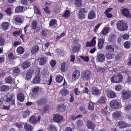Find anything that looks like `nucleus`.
Masks as SVG:
<instances>
[{
	"label": "nucleus",
	"mask_w": 131,
	"mask_h": 131,
	"mask_svg": "<svg viewBox=\"0 0 131 131\" xmlns=\"http://www.w3.org/2000/svg\"><path fill=\"white\" fill-rule=\"evenodd\" d=\"M116 24L117 29L120 31H125L128 27L127 24L124 23L122 20L118 21Z\"/></svg>",
	"instance_id": "nucleus-1"
},
{
	"label": "nucleus",
	"mask_w": 131,
	"mask_h": 131,
	"mask_svg": "<svg viewBox=\"0 0 131 131\" xmlns=\"http://www.w3.org/2000/svg\"><path fill=\"white\" fill-rule=\"evenodd\" d=\"M122 76L120 74H116L111 78V81L113 83H119L122 81Z\"/></svg>",
	"instance_id": "nucleus-2"
},
{
	"label": "nucleus",
	"mask_w": 131,
	"mask_h": 131,
	"mask_svg": "<svg viewBox=\"0 0 131 131\" xmlns=\"http://www.w3.org/2000/svg\"><path fill=\"white\" fill-rule=\"evenodd\" d=\"M91 75V72L89 71H83L82 74V77L83 80L88 81L90 79Z\"/></svg>",
	"instance_id": "nucleus-3"
},
{
	"label": "nucleus",
	"mask_w": 131,
	"mask_h": 131,
	"mask_svg": "<svg viewBox=\"0 0 131 131\" xmlns=\"http://www.w3.org/2000/svg\"><path fill=\"white\" fill-rule=\"evenodd\" d=\"M13 94L10 93H7L6 95L5 96L4 100L6 102H11V104L12 105H14V100H11V99L12 98Z\"/></svg>",
	"instance_id": "nucleus-4"
},
{
	"label": "nucleus",
	"mask_w": 131,
	"mask_h": 131,
	"mask_svg": "<svg viewBox=\"0 0 131 131\" xmlns=\"http://www.w3.org/2000/svg\"><path fill=\"white\" fill-rule=\"evenodd\" d=\"M131 96V92L130 91H124L122 92V98L124 100L129 99Z\"/></svg>",
	"instance_id": "nucleus-5"
},
{
	"label": "nucleus",
	"mask_w": 131,
	"mask_h": 131,
	"mask_svg": "<svg viewBox=\"0 0 131 131\" xmlns=\"http://www.w3.org/2000/svg\"><path fill=\"white\" fill-rule=\"evenodd\" d=\"M110 105L112 108L117 109L119 107V104L117 101L114 100L111 102Z\"/></svg>",
	"instance_id": "nucleus-6"
},
{
	"label": "nucleus",
	"mask_w": 131,
	"mask_h": 131,
	"mask_svg": "<svg viewBox=\"0 0 131 131\" xmlns=\"http://www.w3.org/2000/svg\"><path fill=\"white\" fill-rule=\"evenodd\" d=\"M80 73L78 70H76L73 72L72 76V79L73 81L77 80L80 77Z\"/></svg>",
	"instance_id": "nucleus-7"
},
{
	"label": "nucleus",
	"mask_w": 131,
	"mask_h": 131,
	"mask_svg": "<svg viewBox=\"0 0 131 131\" xmlns=\"http://www.w3.org/2000/svg\"><path fill=\"white\" fill-rule=\"evenodd\" d=\"M87 11L85 10V9L82 8L79 10V17L80 19H84V14L86 13Z\"/></svg>",
	"instance_id": "nucleus-8"
},
{
	"label": "nucleus",
	"mask_w": 131,
	"mask_h": 131,
	"mask_svg": "<svg viewBox=\"0 0 131 131\" xmlns=\"http://www.w3.org/2000/svg\"><path fill=\"white\" fill-rule=\"evenodd\" d=\"M54 120L56 122L60 123L61 122L63 119V117L62 116L59 114L55 115L53 117Z\"/></svg>",
	"instance_id": "nucleus-9"
},
{
	"label": "nucleus",
	"mask_w": 131,
	"mask_h": 131,
	"mask_svg": "<svg viewBox=\"0 0 131 131\" xmlns=\"http://www.w3.org/2000/svg\"><path fill=\"white\" fill-rule=\"evenodd\" d=\"M91 91L92 94L95 95H99L101 92L100 89H99L95 87L91 89Z\"/></svg>",
	"instance_id": "nucleus-10"
},
{
	"label": "nucleus",
	"mask_w": 131,
	"mask_h": 131,
	"mask_svg": "<svg viewBox=\"0 0 131 131\" xmlns=\"http://www.w3.org/2000/svg\"><path fill=\"white\" fill-rule=\"evenodd\" d=\"M121 13L125 16L130 17L131 15L129 14L128 10L126 8H124L121 9Z\"/></svg>",
	"instance_id": "nucleus-11"
},
{
	"label": "nucleus",
	"mask_w": 131,
	"mask_h": 131,
	"mask_svg": "<svg viewBox=\"0 0 131 131\" xmlns=\"http://www.w3.org/2000/svg\"><path fill=\"white\" fill-rule=\"evenodd\" d=\"M106 94L107 97L109 98H114L116 96V94L111 90L107 91Z\"/></svg>",
	"instance_id": "nucleus-12"
},
{
	"label": "nucleus",
	"mask_w": 131,
	"mask_h": 131,
	"mask_svg": "<svg viewBox=\"0 0 131 131\" xmlns=\"http://www.w3.org/2000/svg\"><path fill=\"white\" fill-rule=\"evenodd\" d=\"M66 107L62 104L58 105L57 106V110L59 112H62L65 111Z\"/></svg>",
	"instance_id": "nucleus-13"
},
{
	"label": "nucleus",
	"mask_w": 131,
	"mask_h": 131,
	"mask_svg": "<svg viewBox=\"0 0 131 131\" xmlns=\"http://www.w3.org/2000/svg\"><path fill=\"white\" fill-rule=\"evenodd\" d=\"M95 39L96 37H95L93 38L90 42L88 41L86 43V47H91L94 46L96 43Z\"/></svg>",
	"instance_id": "nucleus-14"
},
{
	"label": "nucleus",
	"mask_w": 131,
	"mask_h": 131,
	"mask_svg": "<svg viewBox=\"0 0 131 131\" xmlns=\"http://www.w3.org/2000/svg\"><path fill=\"white\" fill-rule=\"evenodd\" d=\"M38 74L36 75L33 80V82L34 84H37L39 83L40 82V77L39 74H40V72L39 71H38Z\"/></svg>",
	"instance_id": "nucleus-15"
},
{
	"label": "nucleus",
	"mask_w": 131,
	"mask_h": 131,
	"mask_svg": "<svg viewBox=\"0 0 131 131\" xmlns=\"http://www.w3.org/2000/svg\"><path fill=\"white\" fill-rule=\"evenodd\" d=\"M97 60L99 62L102 63L105 60V57L104 54H99L97 56Z\"/></svg>",
	"instance_id": "nucleus-16"
},
{
	"label": "nucleus",
	"mask_w": 131,
	"mask_h": 131,
	"mask_svg": "<svg viewBox=\"0 0 131 131\" xmlns=\"http://www.w3.org/2000/svg\"><path fill=\"white\" fill-rule=\"evenodd\" d=\"M117 126L120 128H123L127 126V124L125 122L121 121L118 123Z\"/></svg>",
	"instance_id": "nucleus-17"
},
{
	"label": "nucleus",
	"mask_w": 131,
	"mask_h": 131,
	"mask_svg": "<svg viewBox=\"0 0 131 131\" xmlns=\"http://www.w3.org/2000/svg\"><path fill=\"white\" fill-rule=\"evenodd\" d=\"M112 52H108L105 54L106 59L110 60L112 59L114 56V54L112 53Z\"/></svg>",
	"instance_id": "nucleus-18"
},
{
	"label": "nucleus",
	"mask_w": 131,
	"mask_h": 131,
	"mask_svg": "<svg viewBox=\"0 0 131 131\" xmlns=\"http://www.w3.org/2000/svg\"><path fill=\"white\" fill-rule=\"evenodd\" d=\"M46 58L44 57L40 58L38 59L39 64L41 66L44 65L46 63Z\"/></svg>",
	"instance_id": "nucleus-19"
},
{
	"label": "nucleus",
	"mask_w": 131,
	"mask_h": 131,
	"mask_svg": "<svg viewBox=\"0 0 131 131\" xmlns=\"http://www.w3.org/2000/svg\"><path fill=\"white\" fill-rule=\"evenodd\" d=\"M88 18L89 19H92L95 18V13L93 11H91L88 13Z\"/></svg>",
	"instance_id": "nucleus-20"
},
{
	"label": "nucleus",
	"mask_w": 131,
	"mask_h": 131,
	"mask_svg": "<svg viewBox=\"0 0 131 131\" xmlns=\"http://www.w3.org/2000/svg\"><path fill=\"white\" fill-rule=\"evenodd\" d=\"M46 100L44 98H41L38 100L36 101L37 104L39 105H42L45 103Z\"/></svg>",
	"instance_id": "nucleus-21"
},
{
	"label": "nucleus",
	"mask_w": 131,
	"mask_h": 131,
	"mask_svg": "<svg viewBox=\"0 0 131 131\" xmlns=\"http://www.w3.org/2000/svg\"><path fill=\"white\" fill-rule=\"evenodd\" d=\"M87 127L92 129H94L95 127V125L90 121H88L86 125Z\"/></svg>",
	"instance_id": "nucleus-22"
},
{
	"label": "nucleus",
	"mask_w": 131,
	"mask_h": 131,
	"mask_svg": "<svg viewBox=\"0 0 131 131\" xmlns=\"http://www.w3.org/2000/svg\"><path fill=\"white\" fill-rule=\"evenodd\" d=\"M104 41V39L103 38H101L99 40L98 42V46L100 49L102 48Z\"/></svg>",
	"instance_id": "nucleus-23"
},
{
	"label": "nucleus",
	"mask_w": 131,
	"mask_h": 131,
	"mask_svg": "<svg viewBox=\"0 0 131 131\" xmlns=\"http://www.w3.org/2000/svg\"><path fill=\"white\" fill-rule=\"evenodd\" d=\"M121 113L120 111H116L113 113L112 115L114 118H117L121 116Z\"/></svg>",
	"instance_id": "nucleus-24"
},
{
	"label": "nucleus",
	"mask_w": 131,
	"mask_h": 131,
	"mask_svg": "<svg viewBox=\"0 0 131 131\" xmlns=\"http://www.w3.org/2000/svg\"><path fill=\"white\" fill-rule=\"evenodd\" d=\"M15 21L18 23H21L23 21V19L21 17L19 16H17L14 18Z\"/></svg>",
	"instance_id": "nucleus-25"
},
{
	"label": "nucleus",
	"mask_w": 131,
	"mask_h": 131,
	"mask_svg": "<svg viewBox=\"0 0 131 131\" xmlns=\"http://www.w3.org/2000/svg\"><path fill=\"white\" fill-rule=\"evenodd\" d=\"M108 39L109 42H113L116 40V35L114 34H111L109 36Z\"/></svg>",
	"instance_id": "nucleus-26"
},
{
	"label": "nucleus",
	"mask_w": 131,
	"mask_h": 131,
	"mask_svg": "<svg viewBox=\"0 0 131 131\" xmlns=\"http://www.w3.org/2000/svg\"><path fill=\"white\" fill-rule=\"evenodd\" d=\"M33 72L31 70H29L26 73V79L29 80L31 79Z\"/></svg>",
	"instance_id": "nucleus-27"
},
{
	"label": "nucleus",
	"mask_w": 131,
	"mask_h": 131,
	"mask_svg": "<svg viewBox=\"0 0 131 131\" xmlns=\"http://www.w3.org/2000/svg\"><path fill=\"white\" fill-rule=\"evenodd\" d=\"M30 112L28 110H27L23 113V118H25L29 116L30 114Z\"/></svg>",
	"instance_id": "nucleus-28"
},
{
	"label": "nucleus",
	"mask_w": 131,
	"mask_h": 131,
	"mask_svg": "<svg viewBox=\"0 0 131 131\" xmlns=\"http://www.w3.org/2000/svg\"><path fill=\"white\" fill-rule=\"evenodd\" d=\"M17 99L20 102L23 101L24 99V95L21 93H19L17 95Z\"/></svg>",
	"instance_id": "nucleus-29"
},
{
	"label": "nucleus",
	"mask_w": 131,
	"mask_h": 131,
	"mask_svg": "<svg viewBox=\"0 0 131 131\" xmlns=\"http://www.w3.org/2000/svg\"><path fill=\"white\" fill-rule=\"evenodd\" d=\"M61 95L63 96H66L69 93V91L66 89L63 88L60 91Z\"/></svg>",
	"instance_id": "nucleus-30"
},
{
	"label": "nucleus",
	"mask_w": 131,
	"mask_h": 131,
	"mask_svg": "<svg viewBox=\"0 0 131 131\" xmlns=\"http://www.w3.org/2000/svg\"><path fill=\"white\" fill-rule=\"evenodd\" d=\"M109 30V28L108 27H104L101 33L103 35H106L108 32Z\"/></svg>",
	"instance_id": "nucleus-31"
},
{
	"label": "nucleus",
	"mask_w": 131,
	"mask_h": 131,
	"mask_svg": "<svg viewBox=\"0 0 131 131\" xmlns=\"http://www.w3.org/2000/svg\"><path fill=\"white\" fill-rule=\"evenodd\" d=\"M70 14L69 11V10H66L62 15V17L67 18L70 16Z\"/></svg>",
	"instance_id": "nucleus-32"
},
{
	"label": "nucleus",
	"mask_w": 131,
	"mask_h": 131,
	"mask_svg": "<svg viewBox=\"0 0 131 131\" xmlns=\"http://www.w3.org/2000/svg\"><path fill=\"white\" fill-rule=\"evenodd\" d=\"M105 49L106 50H110L111 52H114V47L111 45H108L106 46L105 47Z\"/></svg>",
	"instance_id": "nucleus-33"
},
{
	"label": "nucleus",
	"mask_w": 131,
	"mask_h": 131,
	"mask_svg": "<svg viewBox=\"0 0 131 131\" xmlns=\"http://www.w3.org/2000/svg\"><path fill=\"white\" fill-rule=\"evenodd\" d=\"M22 66L25 68H28L30 65V62L26 61L23 63L21 64Z\"/></svg>",
	"instance_id": "nucleus-34"
},
{
	"label": "nucleus",
	"mask_w": 131,
	"mask_h": 131,
	"mask_svg": "<svg viewBox=\"0 0 131 131\" xmlns=\"http://www.w3.org/2000/svg\"><path fill=\"white\" fill-rule=\"evenodd\" d=\"M29 122L31 124H35L37 121L35 117L34 116H31L30 118Z\"/></svg>",
	"instance_id": "nucleus-35"
},
{
	"label": "nucleus",
	"mask_w": 131,
	"mask_h": 131,
	"mask_svg": "<svg viewBox=\"0 0 131 131\" xmlns=\"http://www.w3.org/2000/svg\"><path fill=\"white\" fill-rule=\"evenodd\" d=\"M24 7L21 6L16 7L15 8V12L16 13L21 12H23Z\"/></svg>",
	"instance_id": "nucleus-36"
},
{
	"label": "nucleus",
	"mask_w": 131,
	"mask_h": 131,
	"mask_svg": "<svg viewBox=\"0 0 131 131\" xmlns=\"http://www.w3.org/2000/svg\"><path fill=\"white\" fill-rule=\"evenodd\" d=\"M9 90V87L6 85H3L0 87V90L4 92L8 91Z\"/></svg>",
	"instance_id": "nucleus-37"
},
{
	"label": "nucleus",
	"mask_w": 131,
	"mask_h": 131,
	"mask_svg": "<svg viewBox=\"0 0 131 131\" xmlns=\"http://www.w3.org/2000/svg\"><path fill=\"white\" fill-rule=\"evenodd\" d=\"M24 127L27 131H31L32 129L31 126L28 124H26L24 125Z\"/></svg>",
	"instance_id": "nucleus-38"
},
{
	"label": "nucleus",
	"mask_w": 131,
	"mask_h": 131,
	"mask_svg": "<svg viewBox=\"0 0 131 131\" xmlns=\"http://www.w3.org/2000/svg\"><path fill=\"white\" fill-rule=\"evenodd\" d=\"M10 24L7 22H5L2 25V27L3 29L5 30H6L8 28Z\"/></svg>",
	"instance_id": "nucleus-39"
},
{
	"label": "nucleus",
	"mask_w": 131,
	"mask_h": 131,
	"mask_svg": "<svg viewBox=\"0 0 131 131\" xmlns=\"http://www.w3.org/2000/svg\"><path fill=\"white\" fill-rule=\"evenodd\" d=\"M94 109V105L92 102L89 103L88 106V109L90 111L93 110Z\"/></svg>",
	"instance_id": "nucleus-40"
},
{
	"label": "nucleus",
	"mask_w": 131,
	"mask_h": 131,
	"mask_svg": "<svg viewBox=\"0 0 131 131\" xmlns=\"http://www.w3.org/2000/svg\"><path fill=\"white\" fill-rule=\"evenodd\" d=\"M82 4L81 0H75V4L77 7H80L81 6Z\"/></svg>",
	"instance_id": "nucleus-41"
},
{
	"label": "nucleus",
	"mask_w": 131,
	"mask_h": 131,
	"mask_svg": "<svg viewBox=\"0 0 131 131\" xmlns=\"http://www.w3.org/2000/svg\"><path fill=\"white\" fill-rule=\"evenodd\" d=\"M39 47L37 46H35L32 47L31 52L32 54H34L37 52L39 50Z\"/></svg>",
	"instance_id": "nucleus-42"
},
{
	"label": "nucleus",
	"mask_w": 131,
	"mask_h": 131,
	"mask_svg": "<svg viewBox=\"0 0 131 131\" xmlns=\"http://www.w3.org/2000/svg\"><path fill=\"white\" fill-rule=\"evenodd\" d=\"M17 52L19 53L22 54L24 52V48L21 47H19L17 49Z\"/></svg>",
	"instance_id": "nucleus-43"
},
{
	"label": "nucleus",
	"mask_w": 131,
	"mask_h": 131,
	"mask_svg": "<svg viewBox=\"0 0 131 131\" xmlns=\"http://www.w3.org/2000/svg\"><path fill=\"white\" fill-rule=\"evenodd\" d=\"M12 80V78L8 76L5 78V82L6 83L10 84L11 83Z\"/></svg>",
	"instance_id": "nucleus-44"
},
{
	"label": "nucleus",
	"mask_w": 131,
	"mask_h": 131,
	"mask_svg": "<svg viewBox=\"0 0 131 131\" xmlns=\"http://www.w3.org/2000/svg\"><path fill=\"white\" fill-rule=\"evenodd\" d=\"M1 101L0 102V107L1 108H3L4 109L6 110H9V108L10 106V105L7 106H5L4 104H3L1 103Z\"/></svg>",
	"instance_id": "nucleus-45"
},
{
	"label": "nucleus",
	"mask_w": 131,
	"mask_h": 131,
	"mask_svg": "<svg viewBox=\"0 0 131 131\" xmlns=\"http://www.w3.org/2000/svg\"><path fill=\"white\" fill-rule=\"evenodd\" d=\"M37 21L36 20H34L32 22L31 25V27L32 29H35L37 28Z\"/></svg>",
	"instance_id": "nucleus-46"
},
{
	"label": "nucleus",
	"mask_w": 131,
	"mask_h": 131,
	"mask_svg": "<svg viewBox=\"0 0 131 131\" xmlns=\"http://www.w3.org/2000/svg\"><path fill=\"white\" fill-rule=\"evenodd\" d=\"M105 97L104 96H102L97 102L100 103H104L105 102Z\"/></svg>",
	"instance_id": "nucleus-47"
},
{
	"label": "nucleus",
	"mask_w": 131,
	"mask_h": 131,
	"mask_svg": "<svg viewBox=\"0 0 131 131\" xmlns=\"http://www.w3.org/2000/svg\"><path fill=\"white\" fill-rule=\"evenodd\" d=\"M81 48V45L79 44L77 46L74 47L73 48L74 51L75 52H77L79 51Z\"/></svg>",
	"instance_id": "nucleus-48"
},
{
	"label": "nucleus",
	"mask_w": 131,
	"mask_h": 131,
	"mask_svg": "<svg viewBox=\"0 0 131 131\" xmlns=\"http://www.w3.org/2000/svg\"><path fill=\"white\" fill-rule=\"evenodd\" d=\"M63 80V78L60 75L57 76L56 78V81L57 83H59L61 82Z\"/></svg>",
	"instance_id": "nucleus-49"
},
{
	"label": "nucleus",
	"mask_w": 131,
	"mask_h": 131,
	"mask_svg": "<svg viewBox=\"0 0 131 131\" xmlns=\"http://www.w3.org/2000/svg\"><path fill=\"white\" fill-rule=\"evenodd\" d=\"M49 31L48 30H42L41 32V34L43 36L46 37L48 34Z\"/></svg>",
	"instance_id": "nucleus-50"
},
{
	"label": "nucleus",
	"mask_w": 131,
	"mask_h": 131,
	"mask_svg": "<svg viewBox=\"0 0 131 131\" xmlns=\"http://www.w3.org/2000/svg\"><path fill=\"white\" fill-rule=\"evenodd\" d=\"M13 71L14 73L17 74L19 73L20 72V70L17 68H14L13 69Z\"/></svg>",
	"instance_id": "nucleus-51"
},
{
	"label": "nucleus",
	"mask_w": 131,
	"mask_h": 131,
	"mask_svg": "<svg viewBox=\"0 0 131 131\" xmlns=\"http://www.w3.org/2000/svg\"><path fill=\"white\" fill-rule=\"evenodd\" d=\"M80 57L84 61L86 62L88 61L89 59V58L88 56L84 57L83 56H81Z\"/></svg>",
	"instance_id": "nucleus-52"
},
{
	"label": "nucleus",
	"mask_w": 131,
	"mask_h": 131,
	"mask_svg": "<svg viewBox=\"0 0 131 131\" xmlns=\"http://www.w3.org/2000/svg\"><path fill=\"white\" fill-rule=\"evenodd\" d=\"M130 45V43L128 41L125 42L124 43V47L127 49L128 48H129Z\"/></svg>",
	"instance_id": "nucleus-53"
},
{
	"label": "nucleus",
	"mask_w": 131,
	"mask_h": 131,
	"mask_svg": "<svg viewBox=\"0 0 131 131\" xmlns=\"http://www.w3.org/2000/svg\"><path fill=\"white\" fill-rule=\"evenodd\" d=\"M21 33V31L19 30L15 31L13 32V35L15 36L19 35Z\"/></svg>",
	"instance_id": "nucleus-54"
},
{
	"label": "nucleus",
	"mask_w": 131,
	"mask_h": 131,
	"mask_svg": "<svg viewBox=\"0 0 131 131\" xmlns=\"http://www.w3.org/2000/svg\"><path fill=\"white\" fill-rule=\"evenodd\" d=\"M39 90V88L38 87H36L33 88L32 89V92L33 93H36Z\"/></svg>",
	"instance_id": "nucleus-55"
},
{
	"label": "nucleus",
	"mask_w": 131,
	"mask_h": 131,
	"mask_svg": "<svg viewBox=\"0 0 131 131\" xmlns=\"http://www.w3.org/2000/svg\"><path fill=\"white\" fill-rule=\"evenodd\" d=\"M65 66L66 63L64 62L63 63L61 64V67L60 68L61 71L63 72L65 71Z\"/></svg>",
	"instance_id": "nucleus-56"
},
{
	"label": "nucleus",
	"mask_w": 131,
	"mask_h": 131,
	"mask_svg": "<svg viewBox=\"0 0 131 131\" xmlns=\"http://www.w3.org/2000/svg\"><path fill=\"white\" fill-rule=\"evenodd\" d=\"M55 126L54 125H49L48 128V130L50 131L54 130L55 129Z\"/></svg>",
	"instance_id": "nucleus-57"
},
{
	"label": "nucleus",
	"mask_w": 131,
	"mask_h": 131,
	"mask_svg": "<svg viewBox=\"0 0 131 131\" xmlns=\"http://www.w3.org/2000/svg\"><path fill=\"white\" fill-rule=\"evenodd\" d=\"M6 12L8 15L11 14L12 13V10L11 8H9L5 10Z\"/></svg>",
	"instance_id": "nucleus-58"
},
{
	"label": "nucleus",
	"mask_w": 131,
	"mask_h": 131,
	"mask_svg": "<svg viewBox=\"0 0 131 131\" xmlns=\"http://www.w3.org/2000/svg\"><path fill=\"white\" fill-rule=\"evenodd\" d=\"M50 64L52 67H53L55 65L56 62L54 60H52L50 61Z\"/></svg>",
	"instance_id": "nucleus-59"
},
{
	"label": "nucleus",
	"mask_w": 131,
	"mask_h": 131,
	"mask_svg": "<svg viewBox=\"0 0 131 131\" xmlns=\"http://www.w3.org/2000/svg\"><path fill=\"white\" fill-rule=\"evenodd\" d=\"M74 93L76 95H79L80 93V92L79 90L77 88H75L74 89Z\"/></svg>",
	"instance_id": "nucleus-60"
},
{
	"label": "nucleus",
	"mask_w": 131,
	"mask_h": 131,
	"mask_svg": "<svg viewBox=\"0 0 131 131\" xmlns=\"http://www.w3.org/2000/svg\"><path fill=\"white\" fill-rule=\"evenodd\" d=\"M56 23V21L55 19H52L50 21V25L52 26L54 25Z\"/></svg>",
	"instance_id": "nucleus-61"
},
{
	"label": "nucleus",
	"mask_w": 131,
	"mask_h": 131,
	"mask_svg": "<svg viewBox=\"0 0 131 131\" xmlns=\"http://www.w3.org/2000/svg\"><path fill=\"white\" fill-rule=\"evenodd\" d=\"M131 109V106L129 105H128L125 106V111H128Z\"/></svg>",
	"instance_id": "nucleus-62"
},
{
	"label": "nucleus",
	"mask_w": 131,
	"mask_h": 131,
	"mask_svg": "<svg viewBox=\"0 0 131 131\" xmlns=\"http://www.w3.org/2000/svg\"><path fill=\"white\" fill-rule=\"evenodd\" d=\"M44 11L47 13L48 14L49 13V9L48 7L47 6H45L43 7Z\"/></svg>",
	"instance_id": "nucleus-63"
},
{
	"label": "nucleus",
	"mask_w": 131,
	"mask_h": 131,
	"mask_svg": "<svg viewBox=\"0 0 131 131\" xmlns=\"http://www.w3.org/2000/svg\"><path fill=\"white\" fill-rule=\"evenodd\" d=\"M77 125L78 126H81L83 124L82 121L80 120H78L76 122Z\"/></svg>",
	"instance_id": "nucleus-64"
}]
</instances>
